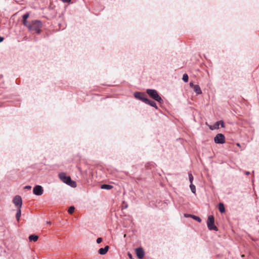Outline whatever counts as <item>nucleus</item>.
<instances>
[{
	"label": "nucleus",
	"mask_w": 259,
	"mask_h": 259,
	"mask_svg": "<svg viewBox=\"0 0 259 259\" xmlns=\"http://www.w3.org/2000/svg\"><path fill=\"white\" fill-rule=\"evenodd\" d=\"M146 93L149 97L155 101L159 103H162L163 100L159 95L158 92L155 89H147L146 91Z\"/></svg>",
	"instance_id": "obj_1"
},
{
	"label": "nucleus",
	"mask_w": 259,
	"mask_h": 259,
	"mask_svg": "<svg viewBox=\"0 0 259 259\" xmlns=\"http://www.w3.org/2000/svg\"><path fill=\"white\" fill-rule=\"evenodd\" d=\"M42 24L41 21L38 20H32L31 22V29H28L30 32L35 31L37 34L41 32V28Z\"/></svg>",
	"instance_id": "obj_2"
},
{
	"label": "nucleus",
	"mask_w": 259,
	"mask_h": 259,
	"mask_svg": "<svg viewBox=\"0 0 259 259\" xmlns=\"http://www.w3.org/2000/svg\"><path fill=\"white\" fill-rule=\"evenodd\" d=\"M59 177L66 184L71 186L72 188L76 187V182L71 180L70 177L66 176L65 173L61 172L59 174Z\"/></svg>",
	"instance_id": "obj_3"
},
{
	"label": "nucleus",
	"mask_w": 259,
	"mask_h": 259,
	"mask_svg": "<svg viewBox=\"0 0 259 259\" xmlns=\"http://www.w3.org/2000/svg\"><path fill=\"white\" fill-rule=\"evenodd\" d=\"M207 228L210 231H218V228L214 225V217L212 215H209L208 217L207 221Z\"/></svg>",
	"instance_id": "obj_4"
},
{
	"label": "nucleus",
	"mask_w": 259,
	"mask_h": 259,
	"mask_svg": "<svg viewBox=\"0 0 259 259\" xmlns=\"http://www.w3.org/2000/svg\"><path fill=\"white\" fill-rule=\"evenodd\" d=\"M215 143L218 144H223L225 143V137L223 134H218L213 139Z\"/></svg>",
	"instance_id": "obj_5"
},
{
	"label": "nucleus",
	"mask_w": 259,
	"mask_h": 259,
	"mask_svg": "<svg viewBox=\"0 0 259 259\" xmlns=\"http://www.w3.org/2000/svg\"><path fill=\"white\" fill-rule=\"evenodd\" d=\"M134 96L136 99H138L144 103H145L147 98L146 95L144 93L140 92H135L134 93Z\"/></svg>",
	"instance_id": "obj_6"
},
{
	"label": "nucleus",
	"mask_w": 259,
	"mask_h": 259,
	"mask_svg": "<svg viewBox=\"0 0 259 259\" xmlns=\"http://www.w3.org/2000/svg\"><path fill=\"white\" fill-rule=\"evenodd\" d=\"M13 202L17 208H21L22 204V198L19 195H16L13 199Z\"/></svg>",
	"instance_id": "obj_7"
},
{
	"label": "nucleus",
	"mask_w": 259,
	"mask_h": 259,
	"mask_svg": "<svg viewBox=\"0 0 259 259\" xmlns=\"http://www.w3.org/2000/svg\"><path fill=\"white\" fill-rule=\"evenodd\" d=\"M44 192V189L40 185H36L33 189V193L37 196L41 195Z\"/></svg>",
	"instance_id": "obj_8"
},
{
	"label": "nucleus",
	"mask_w": 259,
	"mask_h": 259,
	"mask_svg": "<svg viewBox=\"0 0 259 259\" xmlns=\"http://www.w3.org/2000/svg\"><path fill=\"white\" fill-rule=\"evenodd\" d=\"M135 252L138 259L143 258L145 255V252L143 248L142 247L136 248Z\"/></svg>",
	"instance_id": "obj_9"
},
{
	"label": "nucleus",
	"mask_w": 259,
	"mask_h": 259,
	"mask_svg": "<svg viewBox=\"0 0 259 259\" xmlns=\"http://www.w3.org/2000/svg\"><path fill=\"white\" fill-rule=\"evenodd\" d=\"M144 103L155 108L156 109H158L156 103L154 101L149 99L148 98H147Z\"/></svg>",
	"instance_id": "obj_10"
},
{
	"label": "nucleus",
	"mask_w": 259,
	"mask_h": 259,
	"mask_svg": "<svg viewBox=\"0 0 259 259\" xmlns=\"http://www.w3.org/2000/svg\"><path fill=\"white\" fill-rule=\"evenodd\" d=\"M109 248V246L108 245H106L104 248H100L98 250V252L101 255H104L108 252Z\"/></svg>",
	"instance_id": "obj_11"
},
{
	"label": "nucleus",
	"mask_w": 259,
	"mask_h": 259,
	"mask_svg": "<svg viewBox=\"0 0 259 259\" xmlns=\"http://www.w3.org/2000/svg\"><path fill=\"white\" fill-rule=\"evenodd\" d=\"M193 89L194 91H195V92L197 94L200 95V94H202V91H201V88L198 84H195V85H194V87Z\"/></svg>",
	"instance_id": "obj_12"
},
{
	"label": "nucleus",
	"mask_w": 259,
	"mask_h": 259,
	"mask_svg": "<svg viewBox=\"0 0 259 259\" xmlns=\"http://www.w3.org/2000/svg\"><path fill=\"white\" fill-rule=\"evenodd\" d=\"M209 128L210 130L212 131L219 129L220 128L219 121L215 122L213 125H209Z\"/></svg>",
	"instance_id": "obj_13"
},
{
	"label": "nucleus",
	"mask_w": 259,
	"mask_h": 259,
	"mask_svg": "<svg viewBox=\"0 0 259 259\" xmlns=\"http://www.w3.org/2000/svg\"><path fill=\"white\" fill-rule=\"evenodd\" d=\"M113 186L106 184H104L101 185V188L105 190H111L113 188Z\"/></svg>",
	"instance_id": "obj_14"
},
{
	"label": "nucleus",
	"mask_w": 259,
	"mask_h": 259,
	"mask_svg": "<svg viewBox=\"0 0 259 259\" xmlns=\"http://www.w3.org/2000/svg\"><path fill=\"white\" fill-rule=\"evenodd\" d=\"M28 238L30 241L36 242L38 239V236L35 234H32L29 235Z\"/></svg>",
	"instance_id": "obj_15"
},
{
	"label": "nucleus",
	"mask_w": 259,
	"mask_h": 259,
	"mask_svg": "<svg viewBox=\"0 0 259 259\" xmlns=\"http://www.w3.org/2000/svg\"><path fill=\"white\" fill-rule=\"evenodd\" d=\"M218 208L221 213H224L225 212V207L223 203H220L219 204Z\"/></svg>",
	"instance_id": "obj_16"
},
{
	"label": "nucleus",
	"mask_w": 259,
	"mask_h": 259,
	"mask_svg": "<svg viewBox=\"0 0 259 259\" xmlns=\"http://www.w3.org/2000/svg\"><path fill=\"white\" fill-rule=\"evenodd\" d=\"M22 22L23 24L25 27H26L28 28V29H31V21H30L26 20V23H25L24 21H22Z\"/></svg>",
	"instance_id": "obj_17"
},
{
	"label": "nucleus",
	"mask_w": 259,
	"mask_h": 259,
	"mask_svg": "<svg viewBox=\"0 0 259 259\" xmlns=\"http://www.w3.org/2000/svg\"><path fill=\"white\" fill-rule=\"evenodd\" d=\"M21 214V208H17V213L16 214V218L17 221H19Z\"/></svg>",
	"instance_id": "obj_18"
},
{
	"label": "nucleus",
	"mask_w": 259,
	"mask_h": 259,
	"mask_svg": "<svg viewBox=\"0 0 259 259\" xmlns=\"http://www.w3.org/2000/svg\"><path fill=\"white\" fill-rule=\"evenodd\" d=\"M182 80L185 82H187L189 80V76L187 73H184L183 75Z\"/></svg>",
	"instance_id": "obj_19"
},
{
	"label": "nucleus",
	"mask_w": 259,
	"mask_h": 259,
	"mask_svg": "<svg viewBox=\"0 0 259 259\" xmlns=\"http://www.w3.org/2000/svg\"><path fill=\"white\" fill-rule=\"evenodd\" d=\"M29 14L28 13H26L24 14L22 16V21H24L25 23H26V20H27V19L29 18Z\"/></svg>",
	"instance_id": "obj_20"
},
{
	"label": "nucleus",
	"mask_w": 259,
	"mask_h": 259,
	"mask_svg": "<svg viewBox=\"0 0 259 259\" xmlns=\"http://www.w3.org/2000/svg\"><path fill=\"white\" fill-rule=\"evenodd\" d=\"M190 188L191 190V192L193 193V194H195L196 193V187H195V186L194 185H193V184H190Z\"/></svg>",
	"instance_id": "obj_21"
},
{
	"label": "nucleus",
	"mask_w": 259,
	"mask_h": 259,
	"mask_svg": "<svg viewBox=\"0 0 259 259\" xmlns=\"http://www.w3.org/2000/svg\"><path fill=\"white\" fill-rule=\"evenodd\" d=\"M192 218L193 219H194V220L197 221L199 223H201L202 221L201 218L195 215H193V217H192Z\"/></svg>",
	"instance_id": "obj_22"
},
{
	"label": "nucleus",
	"mask_w": 259,
	"mask_h": 259,
	"mask_svg": "<svg viewBox=\"0 0 259 259\" xmlns=\"http://www.w3.org/2000/svg\"><path fill=\"white\" fill-rule=\"evenodd\" d=\"M188 177H189V180L190 184H193L194 178H193L192 174L191 172L188 173Z\"/></svg>",
	"instance_id": "obj_23"
},
{
	"label": "nucleus",
	"mask_w": 259,
	"mask_h": 259,
	"mask_svg": "<svg viewBox=\"0 0 259 259\" xmlns=\"http://www.w3.org/2000/svg\"><path fill=\"white\" fill-rule=\"evenodd\" d=\"M75 210V207L73 206H71L69 207L68 212L69 213L71 214Z\"/></svg>",
	"instance_id": "obj_24"
},
{
	"label": "nucleus",
	"mask_w": 259,
	"mask_h": 259,
	"mask_svg": "<svg viewBox=\"0 0 259 259\" xmlns=\"http://www.w3.org/2000/svg\"><path fill=\"white\" fill-rule=\"evenodd\" d=\"M219 125H221V127H225V123L223 120H221L219 121Z\"/></svg>",
	"instance_id": "obj_25"
},
{
	"label": "nucleus",
	"mask_w": 259,
	"mask_h": 259,
	"mask_svg": "<svg viewBox=\"0 0 259 259\" xmlns=\"http://www.w3.org/2000/svg\"><path fill=\"white\" fill-rule=\"evenodd\" d=\"M102 241H103V239L101 237H99L97 239L96 242L98 244H99V243H101L102 242Z\"/></svg>",
	"instance_id": "obj_26"
},
{
	"label": "nucleus",
	"mask_w": 259,
	"mask_h": 259,
	"mask_svg": "<svg viewBox=\"0 0 259 259\" xmlns=\"http://www.w3.org/2000/svg\"><path fill=\"white\" fill-rule=\"evenodd\" d=\"M193 214H188V213H185L184 215V217L185 218H192V217H193Z\"/></svg>",
	"instance_id": "obj_27"
},
{
	"label": "nucleus",
	"mask_w": 259,
	"mask_h": 259,
	"mask_svg": "<svg viewBox=\"0 0 259 259\" xmlns=\"http://www.w3.org/2000/svg\"><path fill=\"white\" fill-rule=\"evenodd\" d=\"M24 188L25 189L30 190L31 189V186H30L29 185H27V186H25Z\"/></svg>",
	"instance_id": "obj_28"
},
{
	"label": "nucleus",
	"mask_w": 259,
	"mask_h": 259,
	"mask_svg": "<svg viewBox=\"0 0 259 259\" xmlns=\"http://www.w3.org/2000/svg\"><path fill=\"white\" fill-rule=\"evenodd\" d=\"M128 257H129L130 259H134V258L133 257L132 254L131 253H130V252H128Z\"/></svg>",
	"instance_id": "obj_29"
},
{
	"label": "nucleus",
	"mask_w": 259,
	"mask_h": 259,
	"mask_svg": "<svg viewBox=\"0 0 259 259\" xmlns=\"http://www.w3.org/2000/svg\"><path fill=\"white\" fill-rule=\"evenodd\" d=\"M64 3H69L71 0H61Z\"/></svg>",
	"instance_id": "obj_30"
},
{
	"label": "nucleus",
	"mask_w": 259,
	"mask_h": 259,
	"mask_svg": "<svg viewBox=\"0 0 259 259\" xmlns=\"http://www.w3.org/2000/svg\"><path fill=\"white\" fill-rule=\"evenodd\" d=\"M195 84H194L192 82H190V87H191L192 88H193L194 87V85H195Z\"/></svg>",
	"instance_id": "obj_31"
},
{
	"label": "nucleus",
	"mask_w": 259,
	"mask_h": 259,
	"mask_svg": "<svg viewBox=\"0 0 259 259\" xmlns=\"http://www.w3.org/2000/svg\"><path fill=\"white\" fill-rule=\"evenodd\" d=\"M4 40V38L0 36V42H2Z\"/></svg>",
	"instance_id": "obj_32"
},
{
	"label": "nucleus",
	"mask_w": 259,
	"mask_h": 259,
	"mask_svg": "<svg viewBox=\"0 0 259 259\" xmlns=\"http://www.w3.org/2000/svg\"><path fill=\"white\" fill-rule=\"evenodd\" d=\"M245 175H250V172H249V171H246L245 172Z\"/></svg>",
	"instance_id": "obj_33"
},
{
	"label": "nucleus",
	"mask_w": 259,
	"mask_h": 259,
	"mask_svg": "<svg viewBox=\"0 0 259 259\" xmlns=\"http://www.w3.org/2000/svg\"><path fill=\"white\" fill-rule=\"evenodd\" d=\"M237 145L238 146H240V144H239V143H237Z\"/></svg>",
	"instance_id": "obj_34"
},
{
	"label": "nucleus",
	"mask_w": 259,
	"mask_h": 259,
	"mask_svg": "<svg viewBox=\"0 0 259 259\" xmlns=\"http://www.w3.org/2000/svg\"><path fill=\"white\" fill-rule=\"evenodd\" d=\"M127 205L126 204V205H125V208H127Z\"/></svg>",
	"instance_id": "obj_35"
},
{
	"label": "nucleus",
	"mask_w": 259,
	"mask_h": 259,
	"mask_svg": "<svg viewBox=\"0 0 259 259\" xmlns=\"http://www.w3.org/2000/svg\"><path fill=\"white\" fill-rule=\"evenodd\" d=\"M51 224L50 222H48V224Z\"/></svg>",
	"instance_id": "obj_36"
}]
</instances>
